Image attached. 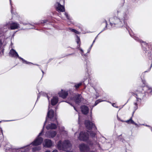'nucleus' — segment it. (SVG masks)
Wrapping results in <instances>:
<instances>
[{"mask_svg": "<svg viewBox=\"0 0 152 152\" xmlns=\"http://www.w3.org/2000/svg\"><path fill=\"white\" fill-rule=\"evenodd\" d=\"M47 97H48V100H49V97H48V96H47Z\"/></svg>", "mask_w": 152, "mask_h": 152, "instance_id": "obj_51", "label": "nucleus"}, {"mask_svg": "<svg viewBox=\"0 0 152 152\" xmlns=\"http://www.w3.org/2000/svg\"><path fill=\"white\" fill-rule=\"evenodd\" d=\"M105 29V28H104V29H103V30H102V31L100 33H101Z\"/></svg>", "mask_w": 152, "mask_h": 152, "instance_id": "obj_49", "label": "nucleus"}, {"mask_svg": "<svg viewBox=\"0 0 152 152\" xmlns=\"http://www.w3.org/2000/svg\"><path fill=\"white\" fill-rule=\"evenodd\" d=\"M57 133L54 131H48L46 132L45 134V136L49 138H53L56 135Z\"/></svg>", "mask_w": 152, "mask_h": 152, "instance_id": "obj_8", "label": "nucleus"}, {"mask_svg": "<svg viewBox=\"0 0 152 152\" xmlns=\"http://www.w3.org/2000/svg\"><path fill=\"white\" fill-rule=\"evenodd\" d=\"M82 83L80 82L76 84L74 86V87L76 89L78 88L80 86L82 85Z\"/></svg>", "mask_w": 152, "mask_h": 152, "instance_id": "obj_20", "label": "nucleus"}, {"mask_svg": "<svg viewBox=\"0 0 152 152\" xmlns=\"http://www.w3.org/2000/svg\"><path fill=\"white\" fill-rule=\"evenodd\" d=\"M82 96L80 94H77L75 96L74 98L76 103L78 104L81 101Z\"/></svg>", "mask_w": 152, "mask_h": 152, "instance_id": "obj_14", "label": "nucleus"}, {"mask_svg": "<svg viewBox=\"0 0 152 152\" xmlns=\"http://www.w3.org/2000/svg\"><path fill=\"white\" fill-rule=\"evenodd\" d=\"M47 22V20H44L43 21V23H46Z\"/></svg>", "mask_w": 152, "mask_h": 152, "instance_id": "obj_42", "label": "nucleus"}, {"mask_svg": "<svg viewBox=\"0 0 152 152\" xmlns=\"http://www.w3.org/2000/svg\"><path fill=\"white\" fill-rule=\"evenodd\" d=\"M74 107V109L77 111V110L76 109V108H75V107H74V106H73Z\"/></svg>", "mask_w": 152, "mask_h": 152, "instance_id": "obj_45", "label": "nucleus"}, {"mask_svg": "<svg viewBox=\"0 0 152 152\" xmlns=\"http://www.w3.org/2000/svg\"><path fill=\"white\" fill-rule=\"evenodd\" d=\"M144 89H147V92L148 93H150L151 94H152V88L148 87V86H146L144 87Z\"/></svg>", "mask_w": 152, "mask_h": 152, "instance_id": "obj_17", "label": "nucleus"}, {"mask_svg": "<svg viewBox=\"0 0 152 152\" xmlns=\"http://www.w3.org/2000/svg\"><path fill=\"white\" fill-rule=\"evenodd\" d=\"M96 98H97V97H99V95H98V94H96Z\"/></svg>", "mask_w": 152, "mask_h": 152, "instance_id": "obj_39", "label": "nucleus"}, {"mask_svg": "<svg viewBox=\"0 0 152 152\" xmlns=\"http://www.w3.org/2000/svg\"><path fill=\"white\" fill-rule=\"evenodd\" d=\"M41 149L40 146H38L37 147H35L32 148V151L33 152H35L37 151L40 150Z\"/></svg>", "mask_w": 152, "mask_h": 152, "instance_id": "obj_19", "label": "nucleus"}, {"mask_svg": "<svg viewBox=\"0 0 152 152\" xmlns=\"http://www.w3.org/2000/svg\"><path fill=\"white\" fill-rule=\"evenodd\" d=\"M42 73H43V74H44V72L42 70Z\"/></svg>", "mask_w": 152, "mask_h": 152, "instance_id": "obj_53", "label": "nucleus"}, {"mask_svg": "<svg viewBox=\"0 0 152 152\" xmlns=\"http://www.w3.org/2000/svg\"><path fill=\"white\" fill-rule=\"evenodd\" d=\"M126 122L129 124H134L136 126H138L137 124L134 122V121L132 120V118H131L129 120L126 121Z\"/></svg>", "mask_w": 152, "mask_h": 152, "instance_id": "obj_18", "label": "nucleus"}, {"mask_svg": "<svg viewBox=\"0 0 152 152\" xmlns=\"http://www.w3.org/2000/svg\"><path fill=\"white\" fill-rule=\"evenodd\" d=\"M105 101V100H101V99H99L97 100L95 102H96V103L97 104H98L100 102H102V101Z\"/></svg>", "mask_w": 152, "mask_h": 152, "instance_id": "obj_23", "label": "nucleus"}, {"mask_svg": "<svg viewBox=\"0 0 152 152\" xmlns=\"http://www.w3.org/2000/svg\"><path fill=\"white\" fill-rule=\"evenodd\" d=\"M48 112L47 114V117L46 118L45 121L43 126V129L44 128L45 124L48 121L49 119L51 121L53 122V123L51 122V123L49 124L46 127L47 129H55L57 128V125H58L57 121V118L56 115L54 114V111L52 109H50L49 106L48 109Z\"/></svg>", "mask_w": 152, "mask_h": 152, "instance_id": "obj_2", "label": "nucleus"}, {"mask_svg": "<svg viewBox=\"0 0 152 152\" xmlns=\"http://www.w3.org/2000/svg\"><path fill=\"white\" fill-rule=\"evenodd\" d=\"M128 12L127 11L123 13H118V18L111 17L109 19L110 24L113 27H120L125 23V21L128 19Z\"/></svg>", "mask_w": 152, "mask_h": 152, "instance_id": "obj_1", "label": "nucleus"}, {"mask_svg": "<svg viewBox=\"0 0 152 152\" xmlns=\"http://www.w3.org/2000/svg\"><path fill=\"white\" fill-rule=\"evenodd\" d=\"M43 129H42L41 132L39 133V135L37 138L31 144L27 146H26L25 147H27L28 146H29L31 145L34 146L38 145L41 144L43 140V139L42 138L40 137L39 136L41 135L43 133Z\"/></svg>", "mask_w": 152, "mask_h": 152, "instance_id": "obj_4", "label": "nucleus"}, {"mask_svg": "<svg viewBox=\"0 0 152 152\" xmlns=\"http://www.w3.org/2000/svg\"><path fill=\"white\" fill-rule=\"evenodd\" d=\"M105 101V100H101V99H99L97 100L95 102H96V103L97 104H98L100 102H102V101Z\"/></svg>", "mask_w": 152, "mask_h": 152, "instance_id": "obj_24", "label": "nucleus"}, {"mask_svg": "<svg viewBox=\"0 0 152 152\" xmlns=\"http://www.w3.org/2000/svg\"><path fill=\"white\" fill-rule=\"evenodd\" d=\"M1 132L2 134H3L2 130V129H1Z\"/></svg>", "mask_w": 152, "mask_h": 152, "instance_id": "obj_50", "label": "nucleus"}, {"mask_svg": "<svg viewBox=\"0 0 152 152\" xmlns=\"http://www.w3.org/2000/svg\"><path fill=\"white\" fill-rule=\"evenodd\" d=\"M91 50V48H89L88 49V52H87V53H88L90 52V51Z\"/></svg>", "mask_w": 152, "mask_h": 152, "instance_id": "obj_35", "label": "nucleus"}, {"mask_svg": "<svg viewBox=\"0 0 152 152\" xmlns=\"http://www.w3.org/2000/svg\"><path fill=\"white\" fill-rule=\"evenodd\" d=\"M58 11L63 12L64 11L65 9L64 7L61 5L60 3H57L55 5Z\"/></svg>", "mask_w": 152, "mask_h": 152, "instance_id": "obj_12", "label": "nucleus"}, {"mask_svg": "<svg viewBox=\"0 0 152 152\" xmlns=\"http://www.w3.org/2000/svg\"><path fill=\"white\" fill-rule=\"evenodd\" d=\"M93 44L89 48H91V49L92 47V45H93Z\"/></svg>", "mask_w": 152, "mask_h": 152, "instance_id": "obj_46", "label": "nucleus"}, {"mask_svg": "<svg viewBox=\"0 0 152 152\" xmlns=\"http://www.w3.org/2000/svg\"><path fill=\"white\" fill-rule=\"evenodd\" d=\"M88 133H89L90 136L92 137H94L95 136V134L93 132H88Z\"/></svg>", "mask_w": 152, "mask_h": 152, "instance_id": "obj_21", "label": "nucleus"}, {"mask_svg": "<svg viewBox=\"0 0 152 152\" xmlns=\"http://www.w3.org/2000/svg\"><path fill=\"white\" fill-rule=\"evenodd\" d=\"M97 146H98V147H99V148H100V145H99V144L98 143V144H97Z\"/></svg>", "mask_w": 152, "mask_h": 152, "instance_id": "obj_41", "label": "nucleus"}, {"mask_svg": "<svg viewBox=\"0 0 152 152\" xmlns=\"http://www.w3.org/2000/svg\"><path fill=\"white\" fill-rule=\"evenodd\" d=\"M2 45V43L1 40H0V48H1Z\"/></svg>", "mask_w": 152, "mask_h": 152, "instance_id": "obj_33", "label": "nucleus"}, {"mask_svg": "<svg viewBox=\"0 0 152 152\" xmlns=\"http://www.w3.org/2000/svg\"><path fill=\"white\" fill-rule=\"evenodd\" d=\"M39 98V96H38L37 97V99H38Z\"/></svg>", "mask_w": 152, "mask_h": 152, "instance_id": "obj_54", "label": "nucleus"}, {"mask_svg": "<svg viewBox=\"0 0 152 152\" xmlns=\"http://www.w3.org/2000/svg\"><path fill=\"white\" fill-rule=\"evenodd\" d=\"M45 152H50V151L48 150L45 151Z\"/></svg>", "mask_w": 152, "mask_h": 152, "instance_id": "obj_47", "label": "nucleus"}, {"mask_svg": "<svg viewBox=\"0 0 152 152\" xmlns=\"http://www.w3.org/2000/svg\"><path fill=\"white\" fill-rule=\"evenodd\" d=\"M148 72L147 71H146L145 72Z\"/></svg>", "mask_w": 152, "mask_h": 152, "instance_id": "obj_61", "label": "nucleus"}, {"mask_svg": "<svg viewBox=\"0 0 152 152\" xmlns=\"http://www.w3.org/2000/svg\"><path fill=\"white\" fill-rule=\"evenodd\" d=\"M97 104L96 103V102H95V104L94 106H96V105H97Z\"/></svg>", "mask_w": 152, "mask_h": 152, "instance_id": "obj_43", "label": "nucleus"}, {"mask_svg": "<svg viewBox=\"0 0 152 152\" xmlns=\"http://www.w3.org/2000/svg\"><path fill=\"white\" fill-rule=\"evenodd\" d=\"M5 27V26H4V28L14 30L19 28V24L16 22H9L6 24V27Z\"/></svg>", "mask_w": 152, "mask_h": 152, "instance_id": "obj_5", "label": "nucleus"}, {"mask_svg": "<svg viewBox=\"0 0 152 152\" xmlns=\"http://www.w3.org/2000/svg\"><path fill=\"white\" fill-rule=\"evenodd\" d=\"M140 125H144V124H140Z\"/></svg>", "mask_w": 152, "mask_h": 152, "instance_id": "obj_58", "label": "nucleus"}, {"mask_svg": "<svg viewBox=\"0 0 152 152\" xmlns=\"http://www.w3.org/2000/svg\"><path fill=\"white\" fill-rule=\"evenodd\" d=\"M85 123L86 127L88 129H90L92 128H93L94 129H96V127L94 124L88 120L85 121Z\"/></svg>", "mask_w": 152, "mask_h": 152, "instance_id": "obj_9", "label": "nucleus"}, {"mask_svg": "<svg viewBox=\"0 0 152 152\" xmlns=\"http://www.w3.org/2000/svg\"><path fill=\"white\" fill-rule=\"evenodd\" d=\"M133 38L134 39L136 40L137 41H139L140 42H141V40H139L138 38L137 37L134 36V37H133Z\"/></svg>", "mask_w": 152, "mask_h": 152, "instance_id": "obj_25", "label": "nucleus"}, {"mask_svg": "<svg viewBox=\"0 0 152 152\" xmlns=\"http://www.w3.org/2000/svg\"><path fill=\"white\" fill-rule=\"evenodd\" d=\"M52 152H58L57 150H54Z\"/></svg>", "mask_w": 152, "mask_h": 152, "instance_id": "obj_36", "label": "nucleus"}, {"mask_svg": "<svg viewBox=\"0 0 152 152\" xmlns=\"http://www.w3.org/2000/svg\"><path fill=\"white\" fill-rule=\"evenodd\" d=\"M76 42L77 44H79V43H80V38L79 37L77 36H76Z\"/></svg>", "mask_w": 152, "mask_h": 152, "instance_id": "obj_22", "label": "nucleus"}, {"mask_svg": "<svg viewBox=\"0 0 152 152\" xmlns=\"http://www.w3.org/2000/svg\"><path fill=\"white\" fill-rule=\"evenodd\" d=\"M79 148L81 152H88L89 150V147L84 144H80Z\"/></svg>", "mask_w": 152, "mask_h": 152, "instance_id": "obj_10", "label": "nucleus"}, {"mask_svg": "<svg viewBox=\"0 0 152 152\" xmlns=\"http://www.w3.org/2000/svg\"><path fill=\"white\" fill-rule=\"evenodd\" d=\"M142 42L144 44H147V43H146V42H145L142 41Z\"/></svg>", "mask_w": 152, "mask_h": 152, "instance_id": "obj_44", "label": "nucleus"}, {"mask_svg": "<svg viewBox=\"0 0 152 152\" xmlns=\"http://www.w3.org/2000/svg\"><path fill=\"white\" fill-rule=\"evenodd\" d=\"M58 94L60 97L65 98L67 96L68 93L67 91L61 90V91L58 93Z\"/></svg>", "mask_w": 152, "mask_h": 152, "instance_id": "obj_13", "label": "nucleus"}, {"mask_svg": "<svg viewBox=\"0 0 152 152\" xmlns=\"http://www.w3.org/2000/svg\"><path fill=\"white\" fill-rule=\"evenodd\" d=\"M105 22L106 23V27H105V28H107V21L106 20H105Z\"/></svg>", "mask_w": 152, "mask_h": 152, "instance_id": "obj_34", "label": "nucleus"}, {"mask_svg": "<svg viewBox=\"0 0 152 152\" xmlns=\"http://www.w3.org/2000/svg\"><path fill=\"white\" fill-rule=\"evenodd\" d=\"M84 55L86 56V54H84Z\"/></svg>", "mask_w": 152, "mask_h": 152, "instance_id": "obj_59", "label": "nucleus"}, {"mask_svg": "<svg viewBox=\"0 0 152 152\" xmlns=\"http://www.w3.org/2000/svg\"><path fill=\"white\" fill-rule=\"evenodd\" d=\"M152 66V63H151V66L150 67V68H149V69H148V71H150V70H151V68Z\"/></svg>", "mask_w": 152, "mask_h": 152, "instance_id": "obj_32", "label": "nucleus"}, {"mask_svg": "<svg viewBox=\"0 0 152 152\" xmlns=\"http://www.w3.org/2000/svg\"><path fill=\"white\" fill-rule=\"evenodd\" d=\"M112 106L118 108V107L116 105V104L115 103H113L112 104Z\"/></svg>", "mask_w": 152, "mask_h": 152, "instance_id": "obj_30", "label": "nucleus"}, {"mask_svg": "<svg viewBox=\"0 0 152 152\" xmlns=\"http://www.w3.org/2000/svg\"><path fill=\"white\" fill-rule=\"evenodd\" d=\"M66 16V18L68 19H69V16L68 15L67 13H65L64 14Z\"/></svg>", "mask_w": 152, "mask_h": 152, "instance_id": "obj_29", "label": "nucleus"}, {"mask_svg": "<svg viewBox=\"0 0 152 152\" xmlns=\"http://www.w3.org/2000/svg\"><path fill=\"white\" fill-rule=\"evenodd\" d=\"M66 102L69 103V104H70L71 105H72V106H73V105H72V104H71V103H69L68 102H67V101H66Z\"/></svg>", "mask_w": 152, "mask_h": 152, "instance_id": "obj_40", "label": "nucleus"}, {"mask_svg": "<svg viewBox=\"0 0 152 152\" xmlns=\"http://www.w3.org/2000/svg\"><path fill=\"white\" fill-rule=\"evenodd\" d=\"M10 55H11V56L14 57H18L20 59H21L23 63L26 64H32L31 62H28L24 60L23 58L19 57L16 51L15 50L13 49H11L10 52Z\"/></svg>", "mask_w": 152, "mask_h": 152, "instance_id": "obj_6", "label": "nucleus"}, {"mask_svg": "<svg viewBox=\"0 0 152 152\" xmlns=\"http://www.w3.org/2000/svg\"><path fill=\"white\" fill-rule=\"evenodd\" d=\"M76 133H76H76H75V135H76Z\"/></svg>", "mask_w": 152, "mask_h": 152, "instance_id": "obj_60", "label": "nucleus"}, {"mask_svg": "<svg viewBox=\"0 0 152 152\" xmlns=\"http://www.w3.org/2000/svg\"><path fill=\"white\" fill-rule=\"evenodd\" d=\"M150 127V129H151V131H152V128L151 127Z\"/></svg>", "mask_w": 152, "mask_h": 152, "instance_id": "obj_52", "label": "nucleus"}, {"mask_svg": "<svg viewBox=\"0 0 152 152\" xmlns=\"http://www.w3.org/2000/svg\"><path fill=\"white\" fill-rule=\"evenodd\" d=\"M10 5H11V12L12 13V14L13 13V7L12 6V4H11V0H10Z\"/></svg>", "mask_w": 152, "mask_h": 152, "instance_id": "obj_27", "label": "nucleus"}, {"mask_svg": "<svg viewBox=\"0 0 152 152\" xmlns=\"http://www.w3.org/2000/svg\"><path fill=\"white\" fill-rule=\"evenodd\" d=\"M53 145V143L51 140L49 139L45 140L43 143V145L44 147L46 148H50Z\"/></svg>", "mask_w": 152, "mask_h": 152, "instance_id": "obj_11", "label": "nucleus"}, {"mask_svg": "<svg viewBox=\"0 0 152 152\" xmlns=\"http://www.w3.org/2000/svg\"><path fill=\"white\" fill-rule=\"evenodd\" d=\"M95 39H94V41H93V44H93L95 42Z\"/></svg>", "mask_w": 152, "mask_h": 152, "instance_id": "obj_48", "label": "nucleus"}, {"mask_svg": "<svg viewBox=\"0 0 152 152\" xmlns=\"http://www.w3.org/2000/svg\"><path fill=\"white\" fill-rule=\"evenodd\" d=\"M58 98L57 96H54L51 101V104L52 105H56L58 102Z\"/></svg>", "mask_w": 152, "mask_h": 152, "instance_id": "obj_16", "label": "nucleus"}, {"mask_svg": "<svg viewBox=\"0 0 152 152\" xmlns=\"http://www.w3.org/2000/svg\"><path fill=\"white\" fill-rule=\"evenodd\" d=\"M81 111L83 114H86L88 113L89 109L85 105H83L81 106Z\"/></svg>", "mask_w": 152, "mask_h": 152, "instance_id": "obj_15", "label": "nucleus"}, {"mask_svg": "<svg viewBox=\"0 0 152 152\" xmlns=\"http://www.w3.org/2000/svg\"><path fill=\"white\" fill-rule=\"evenodd\" d=\"M61 132H64L65 134H67V132L66 131H65L64 130V127H61Z\"/></svg>", "mask_w": 152, "mask_h": 152, "instance_id": "obj_26", "label": "nucleus"}, {"mask_svg": "<svg viewBox=\"0 0 152 152\" xmlns=\"http://www.w3.org/2000/svg\"><path fill=\"white\" fill-rule=\"evenodd\" d=\"M145 126H149V127H150V126H148V125H145Z\"/></svg>", "mask_w": 152, "mask_h": 152, "instance_id": "obj_55", "label": "nucleus"}, {"mask_svg": "<svg viewBox=\"0 0 152 152\" xmlns=\"http://www.w3.org/2000/svg\"><path fill=\"white\" fill-rule=\"evenodd\" d=\"M23 24H24V23H23Z\"/></svg>", "mask_w": 152, "mask_h": 152, "instance_id": "obj_62", "label": "nucleus"}, {"mask_svg": "<svg viewBox=\"0 0 152 152\" xmlns=\"http://www.w3.org/2000/svg\"><path fill=\"white\" fill-rule=\"evenodd\" d=\"M28 150H29V149H28V150H26V151H27Z\"/></svg>", "mask_w": 152, "mask_h": 152, "instance_id": "obj_57", "label": "nucleus"}, {"mask_svg": "<svg viewBox=\"0 0 152 152\" xmlns=\"http://www.w3.org/2000/svg\"><path fill=\"white\" fill-rule=\"evenodd\" d=\"M79 50H80V51L81 52V54L82 56H83V50L81 48H79Z\"/></svg>", "mask_w": 152, "mask_h": 152, "instance_id": "obj_28", "label": "nucleus"}, {"mask_svg": "<svg viewBox=\"0 0 152 152\" xmlns=\"http://www.w3.org/2000/svg\"><path fill=\"white\" fill-rule=\"evenodd\" d=\"M69 29L70 30L73 32H74V31H75V29L71 28H70Z\"/></svg>", "mask_w": 152, "mask_h": 152, "instance_id": "obj_31", "label": "nucleus"}, {"mask_svg": "<svg viewBox=\"0 0 152 152\" xmlns=\"http://www.w3.org/2000/svg\"><path fill=\"white\" fill-rule=\"evenodd\" d=\"M142 89V91H137L135 92V96L136 97L137 102H134V111H135L138 108V104L143 99L144 97L145 96V91L144 90L145 89Z\"/></svg>", "mask_w": 152, "mask_h": 152, "instance_id": "obj_3", "label": "nucleus"}, {"mask_svg": "<svg viewBox=\"0 0 152 152\" xmlns=\"http://www.w3.org/2000/svg\"><path fill=\"white\" fill-rule=\"evenodd\" d=\"M142 82L145 85L146 84V83L145 81L142 80Z\"/></svg>", "mask_w": 152, "mask_h": 152, "instance_id": "obj_38", "label": "nucleus"}, {"mask_svg": "<svg viewBox=\"0 0 152 152\" xmlns=\"http://www.w3.org/2000/svg\"><path fill=\"white\" fill-rule=\"evenodd\" d=\"M0 147H1V145H0Z\"/></svg>", "mask_w": 152, "mask_h": 152, "instance_id": "obj_63", "label": "nucleus"}, {"mask_svg": "<svg viewBox=\"0 0 152 152\" xmlns=\"http://www.w3.org/2000/svg\"><path fill=\"white\" fill-rule=\"evenodd\" d=\"M89 133L83 132H80L78 138L81 140L85 141L88 140V138Z\"/></svg>", "mask_w": 152, "mask_h": 152, "instance_id": "obj_7", "label": "nucleus"}, {"mask_svg": "<svg viewBox=\"0 0 152 152\" xmlns=\"http://www.w3.org/2000/svg\"><path fill=\"white\" fill-rule=\"evenodd\" d=\"M76 30L75 29V31H74L73 32L75 33V31Z\"/></svg>", "mask_w": 152, "mask_h": 152, "instance_id": "obj_56", "label": "nucleus"}, {"mask_svg": "<svg viewBox=\"0 0 152 152\" xmlns=\"http://www.w3.org/2000/svg\"><path fill=\"white\" fill-rule=\"evenodd\" d=\"M75 33L77 34H79V32L77 31V30H76L75 31Z\"/></svg>", "mask_w": 152, "mask_h": 152, "instance_id": "obj_37", "label": "nucleus"}]
</instances>
